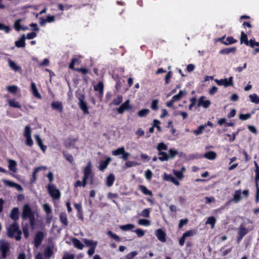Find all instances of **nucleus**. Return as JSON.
<instances>
[{
	"instance_id": "obj_1",
	"label": "nucleus",
	"mask_w": 259,
	"mask_h": 259,
	"mask_svg": "<svg viewBox=\"0 0 259 259\" xmlns=\"http://www.w3.org/2000/svg\"><path fill=\"white\" fill-rule=\"evenodd\" d=\"M22 217L23 220H28L30 225L33 227L38 217L37 208L35 206L31 207L28 204H25L23 207Z\"/></svg>"
},
{
	"instance_id": "obj_2",
	"label": "nucleus",
	"mask_w": 259,
	"mask_h": 259,
	"mask_svg": "<svg viewBox=\"0 0 259 259\" xmlns=\"http://www.w3.org/2000/svg\"><path fill=\"white\" fill-rule=\"evenodd\" d=\"M157 149L158 151V159L161 161H167L169 159L174 158L178 154L177 150L170 149L168 151V154L163 152L162 150H167V146L164 143H160L157 146Z\"/></svg>"
},
{
	"instance_id": "obj_3",
	"label": "nucleus",
	"mask_w": 259,
	"mask_h": 259,
	"mask_svg": "<svg viewBox=\"0 0 259 259\" xmlns=\"http://www.w3.org/2000/svg\"><path fill=\"white\" fill-rule=\"evenodd\" d=\"M94 174L92 171L91 162L89 161L83 168V177L82 179V187H84L87 184V180L90 179L91 183L93 182Z\"/></svg>"
},
{
	"instance_id": "obj_4",
	"label": "nucleus",
	"mask_w": 259,
	"mask_h": 259,
	"mask_svg": "<svg viewBox=\"0 0 259 259\" xmlns=\"http://www.w3.org/2000/svg\"><path fill=\"white\" fill-rule=\"evenodd\" d=\"M47 190L50 195L53 199H59L60 198V192L54 184L49 183L47 186Z\"/></svg>"
},
{
	"instance_id": "obj_5",
	"label": "nucleus",
	"mask_w": 259,
	"mask_h": 259,
	"mask_svg": "<svg viewBox=\"0 0 259 259\" xmlns=\"http://www.w3.org/2000/svg\"><path fill=\"white\" fill-rule=\"evenodd\" d=\"M255 166L254 172L255 173L254 180L256 186L255 200L256 202L259 201V165L256 161H254Z\"/></svg>"
},
{
	"instance_id": "obj_6",
	"label": "nucleus",
	"mask_w": 259,
	"mask_h": 259,
	"mask_svg": "<svg viewBox=\"0 0 259 259\" xmlns=\"http://www.w3.org/2000/svg\"><path fill=\"white\" fill-rule=\"evenodd\" d=\"M10 244L5 240H0V251L2 253V256L3 258H6L7 253L10 251Z\"/></svg>"
},
{
	"instance_id": "obj_7",
	"label": "nucleus",
	"mask_w": 259,
	"mask_h": 259,
	"mask_svg": "<svg viewBox=\"0 0 259 259\" xmlns=\"http://www.w3.org/2000/svg\"><path fill=\"white\" fill-rule=\"evenodd\" d=\"M233 77L231 76L229 78H224L220 80L216 79H215V81L219 85L228 87L233 85Z\"/></svg>"
},
{
	"instance_id": "obj_8",
	"label": "nucleus",
	"mask_w": 259,
	"mask_h": 259,
	"mask_svg": "<svg viewBox=\"0 0 259 259\" xmlns=\"http://www.w3.org/2000/svg\"><path fill=\"white\" fill-rule=\"evenodd\" d=\"M31 130L29 126H26L25 127V131L24 136L26 139V144L28 146H32L33 144V142L31 139Z\"/></svg>"
},
{
	"instance_id": "obj_9",
	"label": "nucleus",
	"mask_w": 259,
	"mask_h": 259,
	"mask_svg": "<svg viewBox=\"0 0 259 259\" xmlns=\"http://www.w3.org/2000/svg\"><path fill=\"white\" fill-rule=\"evenodd\" d=\"M243 194L245 197H247L248 195V190H244L242 192L241 190L235 191L233 195V201L235 202H238L240 201L241 199V194Z\"/></svg>"
},
{
	"instance_id": "obj_10",
	"label": "nucleus",
	"mask_w": 259,
	"mask_h": 259,
	"mask_svg": "<svg viewBox=\"0 0 259 259\" xmlns=\"http://www.w3.org/2000/svg\"><path fill=\"white\" fill-rule=\"evenodd\" d=\"M85 97L83 95H81L78 97L79 100V106L80 109L83 111L84 114H88V107L87 106V103L84 101Z\"/></svg>"
},
{
	"instance_id": "obj_11",
	"label": "nucleus",
	"mask_w": 259,
	"mask_h": 259,
	"mask_svg": "<svg viewBox=\"0 0 259 259\" xmlns=\"http://www.w3.org/2000/svg\"><path fill=\"white\" fill-rule=\"evenodd\" d=\"M211 104L209 100L206 99L205 96H201L198 101V106L202 107L204 108H207Z\"/></svg>"
},
{
	"instance_id": "obj_12",
	"label": "nucleus",
	"mask_w": 259,
	"mask_h": 259,
	"mask_svg": "<svg viewBox=\"0 0 259 259\" xmlns=\"http://www.w3.org/2000/svg\"><path fill=\"white\" fill-rule=\"evenodd\" d=\"M252 228H250L249 229L245 228L243 225H241L239 228H238V235L239 236L237 238V241L238 242H240V241L241 240L242 238L247 234L249 231H250L252 230Z\"/></svg>"
},
{
	"instance_id": "obj_13",
	"label": "nucleus",
	"mask_w": 259,
	"mask_h": 259,
	"mask_svg": "<svg viewBox=\"0 0 259 259\" xmlns=\"http://www.w3.org/2000/svg\"><path fill=\"white\" fill-rule=\"evenodd\" d=\"M131 108L132 107L130 105V101L127 100L123 103L118 108H117V111L119 114H122L125 111L131 109Z\"/></svg>"
},
{
	"instance_id": "obj_14",
	"label": "nucleus",
	"mask_w": 259,
	"mask_h": 259,
	"mask_svg": "<svg viewBox=\"0 0 259 259\" xmlns=\"http://www.w3.org/2000/svg\"><path fill=\"white\" fill-rule=\"evenodd\" d=\"M42 208L47 214L46 219L47 222L50 223L53 217L52 215V209L51 206L48 203L44 204L42 205Z\"/></svg>"
},
{
	"instance_id": "obj_15",
	"label": "nucleus",
	"mask_w": 259,
	"mask_h": 259,
	"mask_svg": "<svg viewBox=\"0 0 259 259\" xmlns=\"http://www.w3.org/2000/svg\"><path fill=\"white\" fill-rule=\"evenodd\" d=\"M16 233V222H14L12 224H11L7 228L8 236L11 238H12L14 237L16 238V236H15Z\"/></svg>"
},
{
	"instance_id": "obj_16",
	"label": "nucleus",
	"mask_w": 259,
	"mask_h": 259,
	"mask_svg": "<svg viewBox=\"0 0 259 259\" xmlns=\"http://www.w3.org/2000/svg\"><path fill=\"white\" fill-rule=\"evenodd\" d=\"M155 235L157 239L161 242H165L166 239V234L161 229H158L155 231Z\"/></svg>"
},
{
	"instance_id": "obj_17",
	"label": "nucleus",
	"mask_w": 259,
	"mask_h": 259,
	"mask_svg": "<svg viewBox=\"0 0 259 259\" xmlns=\"http://www.w3.org/2000/svg\"><path fill=\"white\" fill-rule=\"evenodd\" d=\"M44 236V233L41 232H38L36 234L34 241V244L36 247H37L40 245Z\"/></svg>"
},
{
	"instance_id": "obj_18",
	"label": "nucleus",
	"mask_w": 259,
	"mask_h": 259,
	"mask_svg": "<svg viewBox=\"0 0 259 259\" xmlns=\"http://www.w3.org/2000/svg\"><path fill=\"white\" fill-rule=\"evenodd\" d=\"M34 137L36 144L39 147L42 152L45 153L47 149V146L44 145L42 139L38 135H35Z\"/></svg>"
},
{
	"instance_id": "obj_19",
	"label": "nucleus",
	"mask_w": 259,
	"mask_h": 259,
	"mask_svg": "<svg viewBox=\"0 0 259 259\" xmlns=\"http://www.w3.org/2000/svg\"><path fill=\"white\" fill-rule=\"evenodd\" d=\"M111 160V159L110 157H108L104 161V160L100 161L99 165L98 167L99 169L101 171L104 170L107 167L108 165L109 164Z\"/></svg>"
},
{
	"instance_id": "obj_20",
	"label": "nucleus",
	"mask_w": 259,
	"mask_h": 259,
	"mask_svg": "<svg viewBox=\"0 0 259 259\" xmlns=\"http://www.w3.org/2000/svg\"><path fill=\"white\" fill-rule=\"evenodd\" d=\"M83 241L85 243L87 246L90 247V248H96L98 244V242L91 239H88L83 238Z\"/></svg>"
},
{
	"instance_id": "obj_21",
	"label": "nucleus",
	"mask_w": 259,
	"mask_h": 259,
	"mask_svg": "<svg viewBox=\"0 0 259 259\" xmlns=\"http://www.w3.org/2000/svg\"><path fill=\"white\" fill-rule=\"evenodd\" d=\"M163 178L165 181H170L173 183L175 185L179 186L180 183L177 180L172 176L164 174Z\"/></svg>"
},
{
	"instance_id": "obj_22",
	"label": "nucleus",
	"mask_w": 259,
	"mask_h": 259,
	"mask_svg": "<svg viewBox=\"0 0 259 259\" xmlns=\"http://www.w3.org/2000/svg\"><path fill=\"white\" fill-rule=\"evenodd\" d=\"M51 106L53 109L59 111L60 112H62L63 105L62 102L60 101H54L51 104Z\"/></svg>"
},
{
	"instance_id": "obj_23",
	"label": "nucleus",
	"mask_w": 259,
	"mask_h": 259,
	"mask_svg": "<svg viewBox=\"0 0 259 259\" xmlns=\"http://www.w3.org/2000/svg\"><path fill=\"white\" fill-rule=\"evenodd\" d=\"M225 37H223L220 38V40L224 45H229L234 44L236 40L232 37H228L226 39L224 40Z\"/></svg>"
},
{
	"instance_id": "obj_24",
	"label": "nucleus",
	"mask_w": 259,
	"mask_h": 259,
	"mask_svg": "<svg viewBox=\"0 0 259 259\" xmlns=\"http://www.w3.org/2000/svg\"><path fill=\"white\" fill-rule=\"evenodd\" d=\"M72 242L74 246L78 249L82 250L84 247V245L77 238H73Z\"/></svg>"
},
{
	"instance_id": "obj_25",
	"label": "nucleus",
	"mask_w": 259,
	"mask_h": 259,
	"mask_svg": "<svg viewBox=\"0 0 259 259\" xmlns=\"http://www.w3.org/2000/svg\"><path fill=\"white\" fill-rule=\"evenodd\" d=\"M249 46L251 48H254V54L259 53V42H256L253 40L250 39L249 40Z\"/></svg>"
},
{
	"instance_id": "obj_26",
	"label": "nucleus",
	"mask_w": 259,
	"mask_h": 259,
	"mask_svg": "<svg viewBox=\"0 0 259 259\" xmlns=\"http://www.w3.org/2000/svg\"><path fill=\"white\" fill-rule=\"evenodd\" d=\"M204 157L209 160H214L216 158L217 154L214 151H209L204 154Z\"/></svg>"
},
{
	"instance_id": "obj_27",
	"label": "nucleus",
	"mask_w": 259,
	"mask_h": 259,
	"mask_svg": "<svg viewBox=\"0 0 259 259\" xmlns=\"http://www.w3.org/2000/svg\"><path fill=\"white\" fill-rule=\"evenodd\" d=\"M31 87L33 95L39 99L41 98L40 94L39 93L36 84L34 82L31 83Z\"/></svg>"
},
{
	"instance_id": "obj_28",
	"label": "nucleus",
	"mask_w": 259,
	"mask_h": 259,
	"mask_svg": "<svg viewBox=\"0 0 259 259\" xmlns=\"http://www.w3.org/2000/svg\"><path fill=\"white\" fill-rule=\"evenodd\" d=\"M139 189L144 194L152 196V192L148 190L146 186L143 185H140L139 186Z\"/></svg>"
},
{
	"instance_id": "obj_29",
	"label": "nucleus",
	"mask_w": 259,
	"mask_h": 259,
	"mask_svg": "<svg viewBox=\"0 0 259 259\" xmlns=\"http://www.w3.org/2000/svg\"><path fill=\"white\" fill-rule=\"evenodd\" d=\"M94 90L96 91L99 92L101 95L102 96L104 92L103 83L102 82H99L97 84L94 86Z\"/></svg>"
},
{
	"instance_id": "obj_30",
	"label": "nucleus",
	"mask_w": 259,
	"mask_h": 259,
	"mask_svg": "<svg viewBox=\"0 0 259 259\" xmlns=\"http://www.w3.org/2000/svg\"><path fill=\"white\" fill-rule=\"evenodd\" d=\"M186 94L185 90H181L179 93L172 97L173 101H179Z\"/></svg>"
},
{
	"instance_id": "obj_31",
	"label": "nucleus",
	"mask_w": 259,
	"mask_h": 259,
	"mask_svg": "<svg viewBox=\"0 0 259 259\" xmlns=\"http://www.w3.org/2000/svg\"><path fill=\"white\" fill-rule=\"evenodd\" d=\"M47 169V167L45 166H41L35 168L32 174V177L34 180L36 179L37 173H38L40 170H46Z\"/></svg>"
},
{
	"instance_id": "obj_32",
	"label": "nucleus",
	"mask_w": 259,
	"mask_h": 259,
	"mask_svg": "<svg viewBox=\"0 0 259 259\" xmlns=\"http://www.w3.org/2000/svg\"><path fill=\"white\" fill-rule=\"evenodd\" d=\"M216 223V219L213 217H208L205 222V225H210L211 228L213 229Z\"/></svg>"
},
{
	"instance_id": "obj_33",
	"label": "nucleus",
	"mask_w": 259,
	"mask_h": 259,
	"mask_svg": "<svg viewBox=\"0 0 259 259\" xmlns=\"http://www.w3.org/2000/svg\"><path fill=\"white\" fill-rule=\"evenodd\" d=\"M115 180V177L113 174H110L106 178V184L108 187H111Z\"/></svg>"
},
{
	"instance_id": "obj_34",
	"label": "nucleus",
	"mask_w": 259,
	"mask_h": 259,
	"mask_svg": "<svg viewBox=\"0 0 259 259\" xmlns=\"http://www.w3.org/2000/svg\"><path fill=\"white\" fill-rule=\"evenodd\" d=\"M119 228L122 231H126L128 230H133L135 228V226L132 224H128L120 226Z\"/></svg>"
},
{
	"instance_id": "obj_35",
	"label": "nucleus",
	"mask_w": 259,
	"mask_h": 259,
	"mask_svg": "<svg viewBox=\"0 0 259 259\" xmlns=\"http://www.w3.org/2000/svg\"><path fill=\"white\" fill-rule=\"evenodd\" d=\"M76 141V140L75 139H67L65 142V145L68 148H72L74 146Z\"/></svg>"
},
{
	"instance_id": "obj_36",
	"label": "nucleus",
	"mask_w": 259,
	"mask_h": 259,
	"mask_svg": "<svg viewBox=\"0 0 259 259\" xmlns=\"http://www.w3.org/2000/svg\"><path fill=\"white\" fill-rule=\"evenodd\" d=\"M236 48L232 47L229 48H226L221 50L220 53L221 54H228L230 53H234L236 51Z\"/></svg>"
},
{
	"instance_id": "obj_37",
	"label": "nucleus",
	"mask_w": 259,
	"mask_h": 259,
	"mask_svg": "<svg viewBox=\"0 0 259 259\" xmlns=\"http://www.w3.org/2000/svg\"><path fill=\"white\" fill-rule=\"evenodd\" d=\"M249 97L252 103L259 104V97L256 94L250 95Z\"/></svg>"
},
{
	"instance_id": "obj_38",
	"label": "nucleus",
	"mask_w": 259,
	"mask_h": 259,
	"mask_svg": "<svg viewBox=\"0 0 259 259\" xmlns=\"http://www.w3.org/2000/svg\"><path fill=\"white\" fill-rule=\"evenodd\" d=\"M61 222L65 225H68L67 214L65 212H62L60 215Z\"/></svg>"
},
{
	"instance_id": "obj_39",
	"label": "nucleus",
	"mask_w": 259,
	"mask_h": 259,
	"mask_svg": "<svg viewBox=\"0 0 259 259\" xmlns=\"http://www.w3.org/2000/svg\"><path fill=\"white\" fill-rule=\"evenodd\" d=\"M0 30L4 31L6 33H9L12 31V29L9 26L0 22Z\"/></svg>"
},
{
	"instance_id": "obj_40",
	"label": "nucleus",
	"mask_w": 259,
	"mask_h": 259,
	"mask_svg": "<svg viewBox=\"0 0 259 259\" xmlns=\"http://www.w3.org/2000/svg\"><path fill=\"white\" fill-rule=\"evenodd\" d=\"M150 113V110L148 109H143L140 110L138 112V115L140 117H143L146 116Z\"/></svg>"
},
{
	"instance_id": "obj_41",
	"label": "nucleus",
	"mask_w": 259,
	"mask_h": 259,
	"mask_svg": "<svg viewBox=\"0 0 259 259\" xmlns=\"http://www.w3.org/2000/svg\"><path fill=\"white\" fill-rule=\"evenodd\" d=\"M138 224L141 226H149L151 225V222L148 220L143 219L139 220Z\"/></svg>"
},
{
	"instance_id": "obj_42",
	"label": "nucleus",
	"mask_w": 259,
	"mask_h": 259,
	"mask_svg": "<svg viewBox=\"0 0 259 259\" xmlns=\"http://www.w3.org/2000/svg\"><path fill=\"white\" fill-rule=\"evenodd\" d=\"M206 128V125H201L198 127L197 130L193 131V133L196 135H199L202 134L203 131L204 129Z\"/></svg>"
},
{
	"instance_id": "obj_43",
	"label": "nucleus",
	"mask_w": 259,
	"mask_h": 259,
	"mask_svg": "<svg viewBox=\"0 0 259 259\" xmlns=\"http://www.w3.org/2000/svg\"><path fill=\"white\" fill-rule=\"evenodd\" d=\"M122 96L121 95H118L116 98L114 99L112 104L114 105H118L122 102Z\"/></svg>"
},
{
	"instance_id": "obj_44",
	"label": "nucleus",
	"mask_w": 259,
	"mask_h": 259,
	"mask_svg": "<svg viewBox=\"0 0 259 259\" xmlns=\"http://www.w3.org/2000/svg\"><path fill=\"white\" fill-rule=\"evenodd\" d=\"M16 162L13 160H10L9 163V168L10 170L15 171L16 170Z\"/></svg>"
},
{
	"instance_id": "obj_45",
	"label": "nucleus",
	"mask_w": 259,
	"mask_h": 259,
	"mask_svg": "<svg viewBox=\"0 0 259 259\" xmlns=\"http://www.w3.org/2000/svg\"><path fill=\"white\" fill-rule=\"evenodd\" d=\"M124 150V148L123 147H121L115 150L112 151V154L114 156H118L119 155L122 154Z\"/></svg>"
},
{
	"instance_id": "obj_46",
	"label": "nucleus",
	"mask_w": 259,
	"mask_h": 259,
	"mask_svg": "<svg viewBox=\"0 0 259 259\" xmlns=\"http://www.w3.org/2000/svg\"><path fill=\"white\" fill-rule=\"evenodd\" d=\"M53 249L50 247H48L45 249L44 255L47 257H50L53 254Z\"/></svg>"
},
{
	"instance_id": "obj_47",
	"label": "nucleus",
	"mask_w": 259,
	"mask_h": 259,
	"mask_svg": "<svg viewBox=\"0 0 259 259\" xmlns=\"http://www.w3.org/2000/svg\"><path fill=\"white\" fill-rule=\"evenodd\" d=\"M26 37L25 35H23L22 36L17 40V48L18 47H24L25 46V39Z\"/></svg>"
},
{
	"instance_id": "obj_48",
	"label": "nucleus",
	"mask_w": 259,
	"mask_h": 259,
	"mask_svg": "<svg viewBox=\"0 0 259 259\" xmlns=\"http://www.w3.org/2000/svg\"><path fill=\"white\" fill-rule=\"evenodd\" d=\"M240 40H241V43H242V42H244L246 45H248V46H249V41H248V40H247V35H246V34L244 32H243V31L241 32Z\"/></svg>"
},
{
	"instance_id": "obj_49",
	"label": "nucleus",
	"mask_w": 259,
	"mask_h": 259,
	"mask_svg": "<svg viewBox=\"0 0 259 259\" xmlns=\"http://www.w3.org/2000/svg\"><path fill=\"white\" fill-rule=\"evenodd\" d=\"M16 207H14L10 214V217L13 219L14 222H16Z\"/></svg>"
},
{
	"instance_id": "obj_50",
	"label": "nucleus",
	"mask_w": 259,
	"mask_h": 259,
	"mask_svg": "<svg viewBox=\"0 0 259 259\" xmlns=\"http://www.w3.org/2000/svg\"><path fill=\"white\" fill-rule=\"evenodd\" d=\"M107 234L109 236H110L111 237L113 238L114 240H115L116 241H120V238L119 237V236H118L115 234H113L111 231H109L107 232Z\"/></svg>"
},
{
	"instance_id": "obj_51",
	"label": "nucleus",
	"mask_w": 259,
	"mask_h": 259,
	"mask_svg": "<svg viewBox=\"0 0 259 259\" xmlns=\"http://www.w3.org/2000/svg\"><path fill=\"white\" fill-rule=\"evenodd\" d=\"M140 215L145 218L149 217L150 215L149 209L148 208L144 209L143 210H142Z\"/></svg>"
},
{
	"instance_id": "obj_52",
	"label": "nucleus",
	"mask_w": 259,
	"mask_h": 259,
	"mask_svg": "<svg viewBox=\"0 0 259 259\" xmlns=\"http://www.w3.org/2000/svg\"><path fill=\"white\" fill-rule=\"evenodd\" d=\"M158 101L157 100H154L151 103V108L153 110L158 109Z\"/></svg>"
},
{
	"instance_id": "obj_53",
	"label": "nucleus",
	"mask_w": 259,
	"mask_h": 259,
	"mask_svg": "<svg viewBox=\"0 0 259 259\" xmlns=\"http://www.w3.org/2000/svg\"><path fill=\"white\" fill-rule=\"evenodd\" d=\"M251 117V114H240L239 116V119L242 120H245Z\"/></svg>"
},
{
	"instance_id": "obj_54",
	"label": "nucleus",
	"mask_w": 259,
	"mask_h": 259,
	"mask_svg": "<svg viewBox=\"0 0 259 259\" xmlns=\"http://www.w3.org/2000/svg\"><path fill=\"white\" fill-rule=\"evenodd\" d=\"M139 163L137 162L133 161H127L125 163V166L126 167H131L133 166H135L136 165H138Z\"/></svg>"
},
{
	"instance_id": "obj_55",
	"label": "nucleus",
	"mask_w": 259,
	"mask_h": 259,
	"mask_svg": "<svg viewBox=\"0 0 259 259\" xmlns=\"http://www.w3.org/2000/svg\"><path fill=\"white\" fill-rule=\"evenodd\" d=\"M196 233L195 231L193 230H189L186 231L185 233L183 234V236L185 238H187L188 237H191L193 236Z\"/></svg>"
},
{
	"instance_id": "obj_56",
	"label": "nucleus",
	"mask_w": 259,
	"mask_h": 259,
	"mask_svg": "<svg viewBox=\"0 0 259 259\" xmlns=\"http://www.w3.org/2000/svg\"><path fill=\"white\" fill-rule=\"evenodd\" d=\"M7 90L14 94H16V85H9L7 87Z\"/></svg>"
},
{
	"instance_id": "obj_57",
	"label": "nucleus",
	"mask_w": 259,
	"mask_h": 259,
	"mask_svg": "<svg viewBox=\"0 0 259 259\" xmlns=\"http://www.w3.org/2000/svg\"><path fill=\"white\" fill-rule=\"evenodd\" d=\"M173 172L175 176L180 180H182L184 177L183 174L180 171L174 170Z\"/></svg>"
},
{
	"instance_id": "obj_58",
	"label": "nucleus",
	"mask_w": 259,
	"mask_h": 259,
	"mask_svg": "<svg viewBox=\"0 0 259 259\" xmlns=\"http://www.w3.org/2000/svg\"><path fill=\"white\" fill-rule=\"evenodd\" d=\"M78 59L77 58H73L72 59L71 62L70 63L69 65V68L71 69L75 70V68H74V65L78 63Z\"/></svg>"
},
{
	"instance_id": "obj_59",
	"label": "nucleus",
	"mask_w": 259,
	"mask_h": 259,
	"mask_svg": "<svg viewBox=\"0 0 259 259\" xmlns=\"http://www.w3.org/2000/svg\"><path fill=\"white\" fill-rule=\"evenodd\" d=\"M135 232L139 237H141L145 235V231L141 229H137L135 231Z\"/></svg>"
},
{
	"instance_id": "obj_60",
	"label": "nucleus",
	"mask_w": 259,
	"mask_h": 259,
	"mask_svg": "<svg viewBox=\"0 0 259 259\" xmlns=\"http://www.w3.org/2000/svg\"><path fill=\"white\" fill-rule=\"evenodd\" d=\"M152 175H153V174H152V171L150 170L147 169L145 171V178L148 180H150L151 179Z\"/></svg>"
},
{
	"instance_id": "obj_61",
	"label": "nucleus",
	"mask_w": 259,
	"mask_h": 259,
	"mask_svg": "<svg viewBox=\"0 0 259 259\" xmlns=\"http://www.w3.org/2000/svg\"><path fill=\"white\" fill-rule=\"evenodd\" d=\"M138 254L137 252L135 251H133L131 253H128L126 256V259H133L136 255Z\"/></svg>"
},
{
	"instance_id": "obj_62",
	"label": "nucleus",
	"mask_w": 259,
	"mask_h": 259,
	"mask_svg": "<svg viewBox=\"0 0 259 259\" xmlns=\"http://www.w3.org/2000/svg\"><path fill=\"white\" fill-rule=\"evenodd\" d=\"M62 259H74V256L72 254L65 253L64 254Z\"/></svg>"
},
{
	"instance_id": "obj_63",
	"label": "nucleus",
	"mask_w": 259,
	"mask_h": 259,
	"mask_svg": "<svg viewBox=\"0 0 259 259\" xmlns=\"http://www.w3.org/2000/svg\"><path fill=\"white\" fill-rule=\"evenodd\" d=\"M50 64V61L48 59H45L39 65V66H48Z\"/></svg>"
},
{
	"instance_id": "obj_64",
	"label": "nucleus",
	"mask_w": 259,
	"mask_h": 259,
	"mask_svg": "<svg viewBox=\"0 0 259 259\" xmlns=\"http://www.w3.org/2000/svg\"><path fill=\"white\" fill-rule=\"evenodd\" d=\"M191 104H190L189 106V109L190 110H191L193 108V107L195 105L196 102V98L195 97L192 98L190 99Z\"/></svg>"
}]
</instances>
